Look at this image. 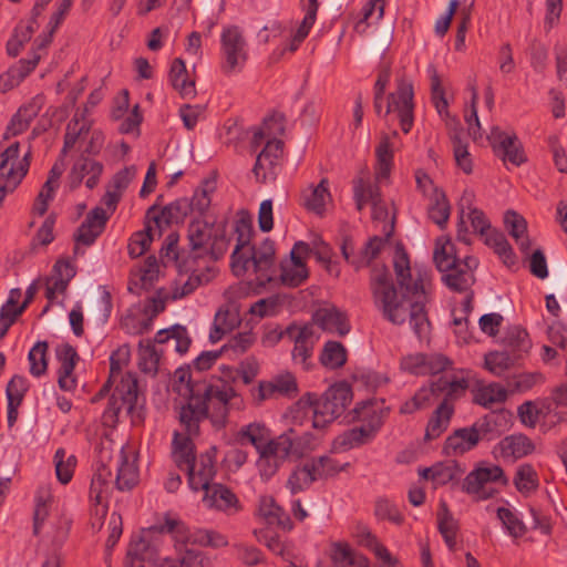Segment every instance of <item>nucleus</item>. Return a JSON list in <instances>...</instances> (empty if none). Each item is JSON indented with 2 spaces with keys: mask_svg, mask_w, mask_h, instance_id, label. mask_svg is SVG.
<instances>
[{
  "mask_svg": "<svg viewBox=\"0 0 567 567\" xmlns=\"http://www.w3.org/2000/svg\"><path fill=\"white\" fill-rule=\"evenodd\" d=\"M109 218L107 212L102 207L96 206L91 209L74 234L75 243L85 246L94 244L104 231Z\"/></svg>",
  "mask_w": 567,
  "mask_h": 567,
  "instance_id": "nucleus-19",
  "label": "nucleus"
},
{
  "mask_svg": "<svg viewBox=\"0 0 567 567\" xmlns=\"http://www.w3.org/2000/svg\"><path fill=\"white\" fill-rule=\"evenodd\" d=\"M157 559L156 551L148 543L144 542L141 534L132 538L125 558L126 567H145V563H155Z\"/></svg>",
  "mask_w": 567,
  "mask_h": 567,
  "instance_id": "nucleus-27",
  "label": "nucleus"
},
{
  "mask_svg": "<svg viewBox=\"0 0 567 567\" xmlns=\"http://www.w3.org/2000/svg\"><path fill=\"white\" fill-rule=\"evenodd\" d=\"M473 190L465 189L458 202V221L456 229V239L467 246L472 245V239L468 236V229L466 226L465 215L471 223L473 231L476 234L485 235L491 228V223L485 216L484 212L473 207L474 202Z\"/></svg>",
  "mask_w": 567,
  "mask_h": 567,
  "instance_id": "nucleus-10",
  "label": "nucleus"
},
{
  "mask_svg": "<svg viewBox=\"0 0 567 567\" xmlns=\"http://www.w3.org/2000/svg\"><path fill=\"white\" fill-rule=\"evenodd\" d=\"M125 411L134 426L142 425L145 421V398L140 394L138 381L133 373L122 375L121 381L112 392L109 404L103 412V422L106 425H115L120 414Z\"/></svg>",
  "mask_w": 567,
  "mask_h": 567,
  "instance_id": "nucleus-4",
  "label": "nucleus"
},
{
  "mask_svg": "<svg viewBox=\"0 0 567 567\" xmlns=\"http://www.w3.org/2000/svg\"><path fill=\"white\" fill-rule=\"evenodd\" d=\"M215 190V182L210 179H204L199 187H197L192 196L188 198L190 212H196L199 215H204L212 203L210 194Z\"/></svg>",
  "mask_w": 567,
  "mask_h": 567,
  "instance_id": "nucleus-50",
  "label": "nucleus"
},
{
  "mask_svg": "<svg viewBox=\"0 0 567 567\" xmlns=\"http://www.w3.org/2000/svg\"><path fill=\"white\" fill-rule=\"evenodd\" d=\"M499 447L504 456H512L516 460L532 454L535 450V444L525 434H512L504 437L499 442Z\"/></svg>",
  "mask_w": 567,
  "mask_h": 567,
  "instance_id": "nucleus-35",
  "label": "nucleus"
},
{
  "mask_svg": "<svg viewBox=\"0 0 567 567\" xmlns=\"http://www.w3.org/2000/svg\"><path fill=\"white\" fill-rule=\"evenodd\" d=\"M352 420L368 421L367 424L349 429L333 441V449L346 452L370 443L383 424L382 411L375 410L373 401H361L352 410Z\"/></svg>",
  "mask_w": 567,
  "mask_h": 567,
  "instance_id": "nucleus-6",
  "label": "nucleus"
},
{
  "mask_svg": "<svg viewBox=\"0 0 567 567\" xmlns=\"http://www.w3.org/2000/svg\"><path fill=\"white\" fill-rule=\"evenodd\" d=\"M103 172V165L100 162L82 157L78 159L69 173V185L71 189L78 188L85 176L87 179L85 185L89 189H93Z\"/></svg>",
  "mask_w": 567,
  "mask_h": 567,
  "instance_id": "nucleus-22",
  "label": "nucleus"
},
{
  "mask_svg": "<svg viewBox=\"0 0 567 567\" xmlns=\"http://www.w3.org/2000/svg\"><path fill=\"white\" fill-rule=\"evenodd\" d=\"M234 231L237 235V243L231 254V267L234 272L239 275L237 269L239 267V260L243 258V254H239V251L249 246L254 233L251 218L247 212H240V216L235 223Z\"/></svg>",
  "mask_w": 567,
  "mask_h": 567,
  "instance_id": "nucleus-28",
  "label": "nucleus"
},
{
  "mask_svg": "<svg viewBox=\"0 0 567 567\" xmlns=\"http://www.w3.org/2000/svg\"><path fill=\"white\" fill-rule=\"evenodd\" d=\"M158 264L155 256H148L144 266L137 271H132L128 281V291L141 295V290L148 291L158 279Z\"/></svg>",
  "mask_w": 567,
  "mask_h": 567,
  "instance_id": "nucleus-25",
  "label": "nucleus"
},
{
  "mask_svg": "<svg viewBox=\"0 0 567 567\" xmlns=\"http://www.w3.org/2000/svg\"><path fill=\"white\" fill-rule=\"evenodd\" d=\"M152 240L153 236L151 226H146L145 230L134 233L127 245L128 255L132 258L141 257L148 249Z\"/></svg>",
  "mask_w": 567,
  "mask_h": 567,
  "instance_id": "nucleus-64",
  "label": "nucleus"
},
{
  "mask_svg": "<svg viewBox=\"0 0 567 567\" xmlns=\"http://www.w3.org/2000/svg\"><path fill=\"white\" fill-rule=\"evenodd\" d=\"M217 449L212 446L205 453L199 454L193 468L187 474V483L192 491H206L216 475L215 457Z\"/></svg>",
  "mask_w": 567,
  "mask_h": 567,
  "instance_id": "nucleus-15",
  "label": "nucleus"
},
{
  "mask_svg": "<svg viewBox=\"0 0 567 567\" xmlns=\"http://www.w3.org/2000/svg\"><path fill=\"white\" fill-rule=\"evenodd\" d=\"M494 152L505 163L508 162L515 166L522 165L527 159L523 146L516 135H512V138L503 140Z\"/></svg>",
  "mask_w": 567,
  "mask_h": 567,
  "instance_id": "nucleus-45",
  "label": "nucleus"
},
{
  "mask_svg": "<svg viewBox=\"0 0 567 567\" xmlns=\"http://www.w3.org/2000/svg\"><path fill=\"white\" fill-rule=\"evenodd\" d=\"M434 400L433 390H430L427 386H422L415 392L411 400L405 401L400 406V413L412 414L416 411L427 409Z\"/></svg>",
  "mask_w": 567,
  "mask_h": 567,
  "instance_id": "nucleus-61",
  "label": "nucleus"
},
{
  "mask_svg": "<svg viewBox=\"0 0 567 567\" xmlns=\"http://www.w3.org/2000/svg\"><path fill=\"white\" fill-rule=\"evenodd\" d=\"M313 322L322 330L344 337L351 326L346 312L336 307L320 308L312 316Z\"/></svg>",
  "mask_w": 567,
  "mask_h": 567,
  "instance_id": "nucleus-23",
  "label": "nucleus"
},
{
  "mask_svg": "<svg viewBox=\"0 0 567 567\" xmlns=\"http://www.w3.org/2000/svg\"><path fill=\"white\" fill-rule=\"evenodd\" d=\"M353 393L350 384L347 382H339L331 385L322 398L316 393L303 394L299 403L302 405H317L323 413L329 414L330 420H336L346 411L352 402Z\"/></svg>",
  "mask_w": 567,
  "mask_h": 567,
  "instance_id": "nucleus-9",
  "label": "nucleus"
},
{
  "mask_svg": "<svg viewBox=\"0 0 567 567\" xmlns=\"http://www.w3.org/2000/svg\"><path fill=\"white\" fill-rule=\"evenodd\" d=\"M317 478L309 461H306L301 465H298L290 473L287 481V488L291 494H297L308 489Z\"/></svg>",
  "mask_w": 567,
  "mask_h": 567,
  "instance_id": "nucleus-42",
  "label": "nucleus"
},
{
  "mask_svg": "<svg viewBox=\"0 0 567 567\" xmlns=\"http://www.w3.org/2000/svg\"><path fill=\"white\" fill-rule=\"evenodd\" d=\"M507 386H503L499 383L492 382L486 385L480 386L474 394V402L489 408L495 403H503L507 399Z\"/></svg>",
  "mask_w": 567,
  "mask_h": 567,
  "instance_id": "nucleus-46",
  "label": "nucleus"
},
{
  "mask_svg": "<svg viewBox=\"0 0 567 567\" xmlns=\"http://www.w3.org/2000/svg\"><path fill=\"white\" fill-rule=\"evenodd\" d=\"M224 63L221 70L230 74L240 70L247 60L246 40L237 25L224 28L220 37Z\"/></svg>",
  "mask_w": 567,
  "mask_h": 567,
  "instance_id": "nucleus-12",
  "label": "nucleus"
},
{
  "mask_svg": "<svg viewBox=\"0 0 567 567\" xmlns=\"http://www.w3.org/2000/svg\"><path fill=\"white\" fill-rule=\"evenodd\" d=\"M56 358L60 362L58 370V384L63 391H72L76 388V380L73 371L79 361V354L74 347L65 343L56 349Z\"/></svg>",
  "mask_w": 567,
  "mask_h": 567,
  "instance_id": "nucleus-21",
  "label": "nucleus"
},
{
  "mask_svg": "<svg viewBox=\"0 0 567 567\" xmlns=\"http://www.w3.org/2000/svg\"><path fill=\"white\" fill-rule=\"evenodd\" d=\"M497 517L511 536L519 538L525 535V524L509 508L498 507Z\"/></svg>",
  "mask_w": 567,
  "mask_h": 567,
  "instance_id": "nucleus-62",
  "label": "nucleus"
},
{
  "mask_svg": "<svg viewBox=\"0 0 567 567\" xmlns=\"http://www.w3.org/2000/svg\"><path fill=\"white\" fill-rule=\"evenodd\" d=\"M112 477V470L102 461L96 463L95 472L91 480L89 496L94 504L103 503L104 494L107 493Z\"/></svg>",
  "mask_w": 567,
  "mask_h": 567,
  "instance_id": "nucleus-36",
  "label": "nucleus"
},
{
  "mask_svg": "<svg viewBox=\"0 0 567 567\" xmlns=\"http://www.w3.org/2000/svg\"><path fill=\"white\" fill-rule=\"evenodd\" d=\"M116 465V488L121 492L131 491L138 483V468L135 461H128L123 447L118 452Z\"/></svg>",
  "mask_w": 567,
  "mask_h": 567,
  "instance_id": "nucleus-30",
  "label": "nucleus"
},
{
  "mask_svg": "<svg viewBox=\"0 0 567 567\" xmlns=\"http://www.w3.org/2000/svg\"><path fill=\"white\" fill-rule=\"evenodd\" d=\"M286 117L282 113H272L264 120L262 128L254 134L252 142L259 144L266 136L277 138L285 132Z\"/></svg>",
  "mask_w": 567,
  "mask_h": 567,
  "instance_id": "nucleus-55",
  "label": "nucleus"
},
{
  "mask_svg": "<svg viewBox=\"0 0 567 567\" xmlns=\"http://www.w3.org/2000/svg\"><path fill=\"white\" fill-rule=\"evenodd\" d=\"M214 277L215 270L208 266L202 271L193 270L182 287L174 289L172 298L174 300L184 298L193 293L198 287L208 284Z\"/></svg>",
  "mask_w": 567,
  "mask_h": 567,
  "instance_id": "nucleus-41",
  "label": "nucleus"
},
{
  "mask_svg": "<svg viewBox=\"0 0 567 567\" xmlns=\"http://www.w3.org/2000/svg\"><path fill=\"white\" fill-rule=\"evenodd\" d=\"M183 536L185 537V543H190L192 545H199L214 549L228 546L227 537L215 529L196 528L192 532L189 530Z\"/></svg>",
  "mask_w": 567,
  "mask_h": 567,
  "instance_id": "nucleus-37",
  "label": "nucleus"
},
{
  "mask_svg": "<svg viewBox=\"0 0 567 567\" xmlns=\"http://www.w3.org/2000/svg\"><path fill=\"white\" fill-rule=\"evenodd\" d=\"M377 165L374 167L378 181L388 178L393 166V151L388 135H382L375 148Z\"/></svg>",
  "mask_w": 567,
  "mask_h": 567,
  "instance_id": "nucleus-38",
  "label": "nucleus"
},
{
  "mask_svg": "<svg viewBox=\"0 0 567 567\" xmlns=\"http://www.w3.org/2000/svg\"><path fill=\"white\" fill-rule=\"evenodd\" d=\"M250 250L251 254L248 257H245L243 254V258L239 260L238 268H240V271L244 272L251 264L254 271L258 275L257 279L259 280V284L264 286L270 282L275 275V243L267 238L262 241L258 249L252 246Z\"/></svg>",
  "mask_w": 567,
  "mask_h": 567,
  "instance_id": "nucleus-14",
  "label": "nucleus"
},
{
  "mask_svg": "<svg viewBox=\"0 0 567 567\" xmlns=\"http://www.w3.org/2000/svg\"><path fill=\"white\" fill-rule=\"evenodd\" d=\"M188 246L196 257L209 256L219 260L227 252L231 238L227 236L226 223L215 224L204 219H193L187 227Z\"/></svg>",
  "mask_w": 567,
  "mask_h": 567,
  "instance_id": "nucleus-5",
  "label": "nucleus"
},
{
  "mask_svg": "<svg viewBox=\"0 0 567 567\" xmlns=\"http://www.w3.org/2000/svg\"><path fill=\"white\" fill-rule=\"evenodd\" d=\"M181 526H183V524L179 520L166 517L165 524L144 528L140 534L144 537V542L148 543L159 557V550L164 544L165 534L176 532L181 535Z\"/></svg>",
  "mask_w": 567,
  "mask_h": 567,
  "instance_id": "nucleus-32",
  "label": "nucleus"
},
{
  "mask_svg": "<svg viewBox=\"0 0 567 567\" xmlns=\"http://www.w3.org/2000/svg\"><path fill=\"white\" fill-rule=\"evenodd\" d=\"M20 143L14 142L0 154V189L13 193L30 167L31 152L19 159Z\"/></svg>",
  "mask_w": 567,
  "mask_h": 567,
  "instance_id": "nucleus-8",
  "label": "nucleus"
},
{
  "mask_svg": "<svg viewBox=\"0 0 567 567\" xmlns=\"http://www.w3.org/2000/svg\"><path fill=\"white\" fill-rule=\"evenodd\" d=\"M169 81L183 99L195 97V81L188 79L187 69L183 59L176 58L173 60L169 70Z\"/></svg>",
  "mask_w": 567,
  "mask_h": 567,
  "instance_id": "nucleus-29",
  "label": "nucleus"
},
{
  "mask_svg": "<svg viewBox=\"0 0 567 567\" xmlns=\"http://www.w3.org/2000/svg\"><path fill=\"white\" fill-rule=\"evenodd\" d=\"M451 206L443 190L434 188V200L429 207V218L441 229L447 225Z\"/></svg>",
  "mask_w": 567,
  "mask_h": 567,
  "instance_id": "nucleus-47",
  "label": "nucleus"
},
{
  "mask_svg": "<svg viewBox=\"0 0 567 567\" xmlns=\"http://www.w3.org/2000/svg\"><path fill=\"white\" fill-rule=\"evenodd\" d=\"M489 482H501L503 485L508 484V480L504 471L498 465L488 467H477L470 472L463 483V491L468 494L478 495L480 498L486 499L493 496V492L485 493L484 485Z\"/></svg>",
  "mask_w": 567,
  "mask_h": 567,
  "instance_id": "nucleus-16",
  "label": "nucleus"
},
{
  "mask_svg": "<svg viewBox=\"0 0 567 567\" xmlns=\"http://www.w3.org/2000/svg\"><path fill=\"white\" fill-rule=\"evenodd\" d=\"M499 416L495 413H488L472 424V429L481 441H494L501 436L502 431L499 430Z\"/></svg>",
  "mask_w": 567,
  "mask_h": 567,
  "instance_id": "nucleus-48",
  "label": "nucleus"
},
{
  "mask_svg": "<svg viewBox=\"0 0 567 567\" xmlns=\"http://www.w3.org/2000/svg\"><path fill=\"white\" fill-rule=\"evenodd\" d=\"M48 349L47 341H38L29 351L28 360L30 363V373L40 378L47 373L48 370Z\"/></svg>",
  "mask_w": 567,
  "mask_h": 567,
  "instance_id": "nucleus-52",
  "label": "nucleus"
},
{
  "mask_svg": "<svg viewBox=\"0 0 567 567\" xmlns=\"http://www.w3.org/2000/svg\"><path fill=\"white\" fill-rule=\"evenodd\" d=\"M291 434H293V429H289L288 431L284 432L279 436L275 439H270V435L267 436V440L262 443L265 446H267L270 451L276 452L278 456H280L284 461H286L291 455L292 450V440Z\"/></svg>",
  "mask_w": 567,
  "mask_h": 567,
  "instance_id": "nucleus-63",
  "label": "nucleus"
},
{
  "mask_svg": "<svg viewBox=\"0 0 567 567\" xmlns=\"http://www.w3.org/2000/svg\"><path fill=\"white\" fill-rule=\"evenodd\" d=\"M348 358L346 347L339 341H327L320 353V363L331 370L342 368Z\"/></svg>",
  "mask_w": 567,
  "mask_h": 567,
  "instance_id": "nucleus-40",
  "label": "nucleus"
},
{
  "mask_svg": "<svg viewBox=\"0 0 567 567\" xmlns=\"http://www.w3.org/2000/svg\"><path fill=\"white\" fill-rule=\"evenodd\" d=\"M393 267L401 293L399 295L388 268L375 267L370 278L374 305L385 320L396 326L405 322L409 305L410 326L417 339L423 340L427 338L431 328L425 311L427 271L417 269L412 272L409 255L402 245L395 248Z\"/></svg>",
  "mask_w": 567,
  "mask_h": 567,
  "instance_id": "nucleus-1",
  "label": "nucleus"
},
{
  "mask_svg": "<svg viewBox=\"0 0 567 567\" xmlns=\"http://www.w3.org/2000/svg\"><path fill=\"white\" fill-rule=\"evenodd\" d=\"M204 492L203 503L208 508L220 511L228 515H234L241 509L238 497L226 485L213 483V485Z\"/></svg>",
  "mask_w": 567,
  "mask_h": 567,
  "instance_id": "nucleus-18",
  "label": "nucleus"
},
{
  "mask_svg": "<svg viewBox=\"0 0 567 567\" xmlns=\"http://www.w3.org/2000/svg\"><path fill=\"white\" fill-rule=\"evenodd\" d=\"M259 514L267 520L269 524H277L291 528V523L289 516L285 513L284 508L279 506L274 497L271 496H262L259 502Z\"/></svg>",
  "mask_w": 567,
  "mask_h": 567,
  "instance_id": "nucleus-44",
  "label": "nucleus"
},
{
  "mask_svg": "<svg viewBox=\"0 0 567 567\" xmlns=\"http://www.w3.org/2000/svg\"><path fill=\"white\" fill-rule=\"evenodd\" d=\"M290 340L295 344L291 351L293 363L301 365L305 371L311 370L313 368V349L317 341L313 327L311 324L297 326Z\"/></svg>",
  "mask_w": 567,
  "mask_h": 567,
  "instance_id": "nucleus-17",
  "label": "nucleus"
},
{
  "mask_svg": "<svg viewBox=\"0 0 567 567\" xmlns=\"http://www.w3.org/2000/svg\"><path fill=\"white\" fill-rule=\"evenodd\" d=\"M453 413V404L441 402L427 422L424 440L432 441L437 439L447 429Z\"/></svg>",
  "mask_w": 567,
  "mask_h": 567,
  "instance_id": "nucleus-33",
  "label": "nucleus"
},
{
  "mask_svg": "<svg viewBox=\"0 0 567 567\" xmlns=\"http://www.w3.org/2000/svg\"><path fill=\"white\" fill-rule=\"evenodd\" d=\"M308 461L311 465V470L313 471L317 481L333 477L338 475L340 472L346 471L347 467L350 465L349 463H344L341 465L339 464L338 461L328 455L311 457Z\"/></svg>",
  "mask_w": 567,
  "mask_h": 567,
  "instance_id": "nucleus-43",
  "label": "nucleus"
},
{
  "mask_svg": "<svg viewBox=\"0 0 567 567\" xmlns=\"http://www.w3.org/2000/svg\"><path fill=\"white\" fill-rule=\"evenodd\" d=\"M544 382V377L539 372H523L513 374L506 379V386L511 393H524L529 391L537 383Z\"/></svg>",
  "mask_w": 567,
  "mask_h": 567,
  "instance_id": "nucleus-54",
  "label": "nucleus"
},
{
  "mask_svg": "<svg viewBox=\"0 0 567 567\" xmlns=\"http://www.w3.org/2000/svg\"><path fill=\"white\" fill-rule=\"evenodd\" d=\"M112 296L103 288L97 296H93L89 305V313L101 323H105L112 311Z\"/></svg>",
  "mask_w": 567,
  "mask_h": 567,
  "instance_id": "nucleus-58",
  "label": "nucleus"
},
{
  "mask_svg": "<svg viewBox=\"0 0 567 567\" xmlns=\"http://www.w3.org/2000/svg\"><path fill=\"white\" fill-rule=\"evenodd\" d=\"M505 228L508 234L515 239L520 251L528 254L530 249V240L527 236V221L515 210H507L504 216Z\"/></svg>",
  "mask_w": 567,
  "mask_h": 567,
  "instance_id": "nucleus-31",
  "label": "nucleus"
},
{
  "mask_svg": "<svg viewBox=\"0 0 567 567\" xmlns=\"http://www.w3.org/2000/svg\"><path fill=\"white\" fill-rule=\"evenodd\" d=\"M189 207L188 198L181 197L164 206L159 214H157V205H152L146 210L145 217L146 219L154 221L157 227H161L162 224L167 226L172 224H179L184 223L188 214L192 213Z\"/></svg>",
  "mask_w": 567,
  "mask_h": 567,
  "instance_id": "nucleus-20",
  "label": "nucleus"
},
{
  "mask_svg": "<svg viewBox=\"0 0 567 567\" xmlns=\"http://www.w3.org/2000/svg\"><path fill=\"white\" fill-rule=\"evenodd\" d=\"M353 198L357 209L361 212L369 202L372 205L380 202L379 187L372 186L363 178H358L354 181L353 185Z\"/></svg>",
  "mask_w": 567,
  "mask_h": 567,
  "instance_id": "nucleus-53",
  "label": "nucleus"
},
{
  "mask_svg": "<svg viewBox=\"0 0 567 567\" xmlns=\"http://www.w3.org/2000/svg\"><path fill=\"white\" fill-rule=\"evenodd\" d=\"M413 97V85L405 79L398 80L395 91L390 93L388 96V104L384 115L396 113L401 130L404 134H408L411 131L414 122Z\"/></svg>",
  "mask_w": 567,
  "mask_h": 567,
  "instance_id": "nucleus-11",
  "label": "nucleus"
},
{
  "mask_svg": "<svg viewBox=\"0 0 567 567\" xmlns=\"http://www.w3.org/2000/svg\"><path fill=\"white\" fill-rule=\"evenodd\" d=\"M478 436L471 426L460 427L451 433L444 443V453L451 455H463L478 444Z\"/></svg>",
  "mask_w": 567,
  "mask_h": 567,
  "instance_id": "nucleus-26",
  "label": "nucleus"
},
{
  "mask_svg": "<svg viewBox=\"0 0 567 567\" xmlns=\"http://www.w3.org/2000/svg\"><path fill=\"white\" fill-rule=\"evenodd\" d=\"M185 433L175 432L173 436V455L174 462L176 466L181 471H185L186 473L193 468L194 463L196 462V453H195V444L192 440L193 436H198V434H189L185 429Z\"/></svg>",
  "mask_w": 567,
  "mask_h": 567,
  "instance_id": "nucleus-24",
  "label": "nucleus"
},
{
  "mask_svg": "<svg viewBox=\"0 0 567 567\" xmlns=\"http://www.w3.org/2000/svg\"><path fill=\"white\" fill-rule=\"evenodd\" d=\"M390 236L391 231L386 234L385 238L373 236L360 249H357L351 236H344L340 246L342 257L357 271L365 268L379 256Z\"/></svg>",
  "mask_w": 567,
  "mask_h": 567,
  "instance_id": "nucleus-13",
  "label": "nucleus"
},
{
  "mask_svg": "<svg viewBox=\"0 0 567 567\" xmlns=\"http://www.w3.org/2000/svg\"><path fill=\"white\" fill-rule=\"evenodd\" d=\"M55 473L60 483L68 484L74 473L76 466V457L74 455H66L64 449L60 447L54 454Z\"/></svg>",
  "mask_w": 567,
  "mask_h": 567,
  "instance_id": "nucleus-60",
  "label": "nucleus"
},
{
  "mask_svg": "<svg viewBox=\"0 0 567 567\" xmlns=\"http://www.w3.org/2000/svg\"><path fill=\"white\" fill-rule=\"evenodd\" d=\"M514 485L523 494L536 491L538 487V475L535 468L528 463L519 465L514 477Z\"/></svg>",
  "mask_w": 567,
  "mask_h": 567,
  "instance_id": "nucleus-59",
  "label": "nucleus"
},
{
  "mask_svg": "<svg viewBox=\"0 0 567 567\" xmlns=\"http://www.w3.org/2000/svg\"><path fill=\"white\" fill-rule=\"evenodd\" d=\"M183 544L176 546L175 558H164L161 567H203L205 555L200 550L188 548L185 537L181 535Z\"/></svg>",
  "mask_w": 567,
  "mask_h": 567,
  "instance_id": "nucleus-34",
  "label": "nucleus"
},
{
  "mask_svg": "<svg viewBox=\"0 0 567 567\" xmlns=\"http://www.w3.org/2000/svg\"><path fill=\"white\" fill-rule=\"evenodd\" d=\"M433 261L445 286L455 292L467 291L475 282L474 271L480 261L474 256H457L456 247L449 236L437 237L433 251Z\"/></svg>",
  "mask_w": 567,
  "mask_h": 567,
  "instance_id": "nucleus-3",
  "label": "nucleus"
},
{
  "mask_svg": "<svg viewBox=\"0 0 567 567\" xmlns=\"http://www.w3.org/2000/svg\"><path fill=\"white\" fill-rule=\"evenodd\" d=\"M269 436V429L261 423H249L238 432L240 443H250L258 452L257 468L262 481H269L285 462L276 452L270 451L264 441Z\"/></svg>",
  "mask_w": 567,
  "mask_h": 567,
  "instance_id": "nucleus-7",
  "label": "nucleus"
},
{
  "mask_svg": "<svg viewBox=\"0 0 567 567\" xmlns=\"http://www.w3.org/2000/svg\"><path fill=\"white\" fill-rule=\"evenodd\" d=\"M515 359L506 351H491L484 357V365L492 374L503 377L514 365Z\"/></svg>",
  "mask_w": 567,
  "mask_h": 567,
  "instance_id": "nucleus-56",
  "label": "nucleus"
},
{
  "mask_svg": "<svg viewBox=\"0 0 567 567\" xmlns=\"http://www.w3.org/2000/svg\"><path fill=\"white\" fill-rule=\"evenodd\" d=\"M328 198H330L328 179L322 178L316 187L310 189L309 194L303 196V205L308 210L321 216L324 213Z\"/></svg>",
  "mask_w": 567,
  "mask_h": 567,
  "instance_id": "nucleus-49",
  "label": "nucleus"
},
{
  "mask_svg": "<svg viewBox=\"0 0 567 567\" xmlns=\"http://www.w3.org/2000/svg\"><path fill=\"white\" fill-rule=\"evenodd\" d=\"M464 473V468L456 461L440 462L433 465L431 481L436 485H445L457 480Z\"/></svg>",
  "mask_w": 567,
  "mask_h": 567,
  "instance_id": "nucleus-57",
  "label": "nucleus"
},
{
  "mask_svg": "<svg viewBox=\"0 0 567 567\" xmlns=\"http://www.w3.org/2000/svg\"><path fill=\"white\" fill-rule=\"evenodd\" d=\"M172 390L186 399L179 406L178 421L189 434L200 433V423L207 419L215 426H225L230 401L237 396L233 385L223 380H194L190 365L175 370Z\"/></svg>",
  "mask_w": 567,
  "mask_h": 567,
  "instance_id": "nucleus-2",
  "label": "nucleus"
},
{
  "mask_svg": "<svg viewBox=\"0 0 567 567\" xmlns=\"http://www.w3.org/2000/svg\"><path fill=\"white\" fill-rule=\"evenodd\" d=\"M38 113L39 106L34 103L21 106L11 118V122L7 128L8 133H11L13 136L23 133L29 127L32 120L38 115Z\"/></svg>",
  "mask_w": 567,
  "mask_h": 567,
  "instance_id": "nucleus-51",
  "label": "nucleus"
},
{
  "mask_svg": "<svg viewBox=\"0 0 567 567\" xmlns=\"http://www.w3.org/2000/svg\"><path fill=\"white\" fill-rule=\"evenodd\" d=\"M482 237H484L485 245L492 247L504 264L508 266L515 264V254L503 233L491 227Z\"/></svg>",
  "mask_w": 567,
  "mask_h": 567,
  "instance_id": "nucleus-39",
  "label": "nucleus"
}]
</instances>
